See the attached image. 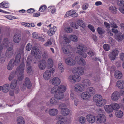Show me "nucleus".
<instances>
[{
    "mask_svg": "<svg viewBox=\"0 0 124 124\" xmlns=\"http://www.w3.org/2000/svg\"><path fill=\"white\" fill-rule=\"evenodd\" d=\"M54 95L55 98L57 100H61L63 98L64 95L63 93L58 92Z\"/></svg>",
    "mask_w": 124,
    "mask_h": 124,
    "instance_id": "5701e85b",
    "label": "nucleus"
},
{
    "mask_svg": "<svg viewBox=\"0 0 124 124\" xmlns=\"http://www.w3.org/2000/svg\"><path fill=\"white\" fill-rule=\"evenodd\" d=\"M76 12L75 10H71L67 12L65 15V17H67L69 16L72 15L73 14Z\"/></svg>",
    "mask_w": 124,
    "mask_h": 124,
    "instance_id": "e433bc0d",
    "label": "nucleus"
},
{
    "mask_svg": "<svg viewBox=\"0 0 124 124\" xmlns=\"http://www.w3.org/2000/svg\"><path fill=\"white\" fill-rule=\"evenodd\" d=\"M55 71V69L52 68L50 70L46 71L43 74V77L46 80L49 79L51 76V74H53Z\"/></svg>",
    "mask_w": 124,
    "mask_h": 124,
    "instance_id": "20e7f679",
    "label": "nucleus"
},
{
    "mask_svg": "<svg viewBox=\"0 0 124 124\" xmlns=\"http://www.w3.org/2000/svg\"><path fill=\"white\" fill-rule=\"evenodd\" d=\"M54 98H51L49 102H47L46 103L47 105L49 106L53 105H56L57 104L58 102Z\"/></svg>",
    "mask_w": 124,
    "mask_h": 124,
    "instance_id": "2eb2a0df",
    "label": "nucleus"
},
{
    "mask_svg": "<svg viewBox=\"0 0 124 124\" xmlns=\"http://www.w3.org/2000/svg\"><path fill=\"white\" fill-rule=\"evenodd\" d=\"M20 56L19 54L16 57L15 60H11L8 63L7 67V69L9 70H12L14 66V65L16 66H17L20 62Z\"/></svg>",
    "mask_w": 124,
    "mask_h": 124,
    "instance_id": "f257e3e1",
    "label": "nucleus"
},
{
    "mask_svg": "<svg viewBox=\"0 0 124 124\" xmlns=\"http://www.w3.org/2000/svg\"><path fill=\"white\" fill-rule=\"evenodd\" d=\"M62 50L65 54H68L69 52V50L68 48L66 46H64L62 47Z\"/></svg>",
    "mask_w": 124,
    "mask_h": 124,
    "instance_id": "de8ad7c7",
    "label": "nucleus"
},
{
    "mask_svg": "<svg viewBox=\"0 0 124 124\" xmlns=\"http://www.w3.org/2000/svg\"><path fill=\"white\" fill-rule=\"evenodd\" d=\"M61 109V113L63 116H66L68 115L69 113V110L67 108L62 107Z\"/></svg>",
    "mask_w": 124,
    "mask_h": 124,
    "instance_id": "4be33fe9",
    "label": "nucleus"
},
{
    "mask_svg": "<svg viewBox=\"0 0 124 124\" xmlns=\"http://www.w3.org/2000/svg\"><path fill=\"white\" fill-rule=\"evenodd\" d=\"M73 76L75 83L76 82H78L80 81L81 79V77L79 75L75 74L73 75Z\"/></svg>",
    "mask_w": 124,
    "mask_h": 124,
    "instance_id": "79ce46f5",
    "label": "nucleus"
},
{
    "mask_svg": "<svg viewBox=\"0 0 124 124\" xmlns=\"http://www.w3.org/2000/svg\"><path fill=\"white\" fill-rule=\"evenodd\" d=\"M63 67V66L62 63L61 62L59 63L58 64V68L60 70V71L62 73L64 71V69Z\"/></svg>",
    "mask_w": 124,
    "mask_h": 124,
    "instance_id": "09e8293b",
    "label": "nucleus"
},
{
    "mask_svg": "<svg viewBox=\"0 0 124 124\" xmlns=\"http://www.w3.org/2000/svg\"><path fill=\"white\" fill-rule=\"evenodd\" d=\"M115 114L117 117L121 118L123 115V113L122 111L119 110L116 111L115 112Z\"/></svg>",
    "mask_w": 124,
    "mask_h": 124,
    "instance_id": "c03bdc74",
    "label": "nucleus"
},
{
    "mask_svg": "<svg viewBox=\"0 0 124 124\" xmlns=\"http://www.w3.org/2000/svg\"><path fill=\"white\" fill-rule=\"evenodd\" d=\"M115 39L118 41H121L124 38V34H123L120 32H119L115 36Z\"/></svg>",
    "mask_w": 124,
    "mask_h": 124,
    "instance_id": "aec40b11",
    "label": "nucleus"
},
{
    "mask_svg": "<svg viewBox=\"0 0 124 124\" xmlns=\"http://www.w3.org/2000/svg\"><path fill=\"white\" fill-rule=\"evenodd\" d=\"M97 31L98 33L100 34H102L104 33V30L100 27H98L97 29Z\"/></svg>",
    "mask_w": 124,
    "mask_h": 124,
    "instance_id": "6e6d98bb",
    "label": "nucleus"
},
{
    "mask_svg": "<svg viewBox=\"0 0 124 124\" xmlns=\"http://www.w3.org/2000/svg\"><path fill=\"white\" fill-rule=\"evenodd\" d=\"M74 91L76 92L79 93L83 91L85 87L83 84H77L75 85L74 87Z\"/></svg>",
    "mask_w": 124,
    "mask_h": 124,
    "instance_id": "39448f33",
    "label": "nucleus"
},
{
    "mask_svg": "<svg viewBox=\"0 0 124 124\" xmlns=\"http://www.w3.org/2000/svg\"><path fill=\"white\" fill-rule=\"evenodd\" d=\"M114 76L116 79H120L122 77V74L120 71H115Z\"/></svg>",
    "mask_w": 124,
    "mask_h": 124,
    "instance_id": "a878e982",
    "label": "nucleus"
},
{
    "mask_svg": "<svg viewBox=\"0 0 124 124\" xmlns=\"http://www.w3.org/2000/svg\"><path fill=\"white\" fill-rule=\"evenodd\" d=\"M82 82L83 84V85L84 86H90L91 84V82L90 80L87 79H85L83 80L82 81Z\"/></svg>",
    "mask_w": 124,
    "mask_h": 124,
    "instance_id": "2f4dec72",
    "label": "nucleus"
},
{
    "mask_svg": "<svg viewBox=\"0 0 124 124\" xmlns=\"http://www.w3.org/2000/svg\"><path fill=\"white\" fill-rule=\"evenodd\" d=\"M24 84L27 88L29 89L31 88V84L29 78H25Z\"/></svg>",
    "mask_w": 124,
    "mask_h": 124,
    "instance_id": "412c9836",
    "label": "nucleus"
},
{
    "mask_svg": "<svg viewBox=\"0 0 124 124\" xmlns=\"http://www.w3.org/2000/svg\"><path fill=\"white\" fill-rule=\"evenodd\" d=\"M106 101L105 99H102L100 100L96 104L97 106L99 107H102L106 104Z\"/></svg>",
    "mask_w": 124,
    "mask_h": 124,
    "instance_id": "b1692460",
    "label": "nucleus"
},
{
    "mask_svg": "<svg viewBox=\"0 0 124 124\" xmlns=\"http://www.w3.org/2000/svg\"><path fill=\"white\" fill-rule=\"evenodd\" d=\"M38 66L40 70H44L46 66V62L44 60H41L40 61L38 64Z\"/></svg>",
    "mask_w": 124,
    "mask_h": 124,
    "instance_id": "ddd939ff",
    "label": "nucleus"
},
{
    "mask_svg": "<svg viewBox=\"0 0 124 124\" xmlns=\"http://www.w3.org/2000/svg\"><path fill=\"white\" fill-rule=\"evenodd\" d=\"M65 63L70 66H73L75 64V60L72 58L69 57L66 58L65 60Z\"/></svg>",
    "mask_w": 124,
    "mask_h": 124,
    "instance_id": "9d476101",
    "label": "nucleus"
},
{
    "mask_svg": "<svg viewBox=\"0 0 124 124\" xmlns=\"http://www.w3.org/2000/svg\"><path fill=\"white\" fill-rule=\"evenodd\" d=\"M77 24L83 28H84L85 27V25L83 21L81 19L78 20L77 21Z\"/></svg>",
    "mask_w": 124,
    "mask_h": 124,
    "instance_id": "4c0bfd02",
    "label": "nucleus"
},
{
    "mask_svg": "<svg viewBox=\"0 0 124 124\" xmlns=\"http://www.w3.org/2000/svg\"><path fill=\"white\" fill-rule=\"evenodd\" d=\"M14 54V50L12 47H9L6 50V55L8 58L11 57Z\"/></svg>",
    "mask_w": 124,
    "mask_h": 124,
    "instance_id": "f8f14e48",
    "label": "nucleus"
},
{
    "mask_svg": "<svg viewBox=\"0 0 124 124\" xmlns=\"http://www.w3.org/2000/svg\"><path fill=\"white\" fill-rule=\"evenodd\" d=\"M5 57L4 55H0V63H3L5 61Z\"/></svg>",
    "mask_w": 124,
    "mask_h": 124,
    "instance_id": "052dcab7",
    "label": "nucleus"
},
{
    "mask_svg": "<svg viewBox=\"0 0 124 124\" xmlns=\"http://www.w3.org/2000/svg\"><path fill=\"white\" fill-rule=\"evenodd\" d=\"M100 78L99 76L96 75L94 76L93 78V80L94 81H98L100 80Z\"/></svg>",
    "mask_w": 124,
    "mask_h": 124,
    "instance_id": "69168bd1",
    "label": "nucleus"
},
{
    "mask_svg": "<svg viewBox=\"0 0 124 124\" xmlns=\"http://www.w3.org/2000/svg\"><path fill=\"white\" fill-rule=\"evenodd\" d=\"M60 79L57 77H55L52 79L51 83L53 85L55 86H57L60 83Z\"/></svg>",
    "mask_w": 124,
    "mask_h": 124,
    "instance_id": "dca6fc26",
    "label": "nucleus"
},
{
    "mask_svg": "<svg viewBox=\"0 0 124 124\" xmlns=\"http://www.w3.org/2000/svg\"><path fill=\"white\" fill-rule=\"evenodd\" d=\"M106 117L103 114H100L97 117L96 121L98 123H104L106 121Z\"/></svg>",
    "mask_w": 124,
    "mask_h": 124,
    "instance_id": "1a4fd4ad",
    "label": "nucleus"
},
{
    "mask_svg": "<svg viewBox=\"0 0 124 124\" xmlns=\"http://www.w3.org/2000/svg\"><path fill=\"white\" fill-rule=\"evenodd\" d=\"M11 43L8 42V39L7 38H5L3 40L2 44L4 46L7 47L9 46Z\"/></svg>",
    "mask_w": 124,
    "mask_h": 124,
    "instance_id": "473e14b6",
    "label": "nucleus"
},
{
    "mask_svg": "<svg viewBox=\"0 0 124 124\" xmlns=\"http://www.w3.org/2000/svg\"><path fill=\"white\" fill-rule=\"evenodd\" d=\"M39 52L38 49L35 47H33L31 51V54L33 55H37Z\"/></svg>",
    "mask_w": 124,
    "mask_h": 124,
    "instance_id": "37998d69",
    "label": "nucleus"
},
{
    "mask_svg": "<svg viewBox=\"0 0 124 124\" xmlns=\"http://www.w3.org/2000/svg\"><path fill=\"white\" fill-rule=\"evenodd\" d=\"M32 45L30 43H28L27 44L26 47V49L28 51H30L31 49L32 48Z\"/></svg>",
    "mask_w": 124,
    "mask_h": 124,
    "instance_id": "e2e57ef3",
    "label": "nucleus"
},
{
    "mask_svg": "<svg viewBox=\"0 0 124 124\" xmlns=\"http://www.w3.org/2000/svg\"><path fill=\"white\" fill-rule=\"evenodd\" d=\"M81 97L82 99L85 100H88L91 97V95L87 91L83 92L81 94Z\"/></svg>",
    "mask_w": 124,
    "mask_h": 124,
    "instance_id": "4468645a",
    "label": "nucleus"
},
{
    "mask_svg": "<svg viewBox=\"0 0 124 124\" xmlns=\"http://www.w3.org/2000/svg\"><path fill=\"white\" fill-rule=\"evenodd\" d=\"M119 53L118 50L117 49L113 50L108 55V57L111 61L114 60L116 56H117Z\"/></svg>",
    "mask_w": 124,
    "mask_h": 124,
    "instance_id": "423d86ee",
    "label": "nucleus"
},
{
    "mask_svg": "<svg viewBox=\"0 0 124 124\" xmlns=\"http://www.w3.org/2000/svg\"><path fill=\"white\" fill-rule=\"evenodd\" d=\"M77 52L81 56L86 58L87 56L86 54L85 53L87 49L86 47L82 45H79L77 47Z\"/></svg>",
    "mask_w": 124,
    "mask_h": 124,
    "instance_id": "f03ea898",
    "label": "nucleus"
},
{
    "mask_svg": "<svg viewBox=\"0 0 124 124\" xmlns=\"http://www.w3.org/2000/svg\"><path fill=\"white\" fill-rule=\"evenodd\" d=\"M23 47H21L20 49H19L18 50V53L17 54L16 57L19 54L20 56V58L21 57V54H23Z\"/></svg>",
    "mask_w": 124,
    "mask_h": 124,
    "instance_id": "0e129e2a",
    "label": "nucleus"
},
{
    "mask_svg": "<svg viewBox=\"0 0 124 124\" xmlns=\"http://www.w3.org/2000/svg\"><path fill=\"white\" fill-rule=\"evenodd\" d=\"M87 92L89 93L90 94V95L91 94H94L95 93L96 91L95 88L93 87H88L87 89Z\"/></svg>",
    "mask_w": 124,
    "mask_h": 124,
    "instance_id": "7c9ffc66",
    "label": "nucleus"
},
{
    "mask_svg": "<svg viewBox=\"0 0 124 124\" xmlns=\"http://www.w3.org/2000/svg\"><path fill=\"white\" fill-rule=\"evenodd\" d=\"M86 118L87 121L90 123H93L95 121V117L92 115L88 114Z\"/></svg>",
    "mask_w": 124,
    "mask_h": 124,
    "instance_id": "6ab92c4d",
    "label": "nucleus"
},
{
    "mask_svg": "<svg viewBox=\"0 0 124 124\" xmlns=\"http://www.w3.org/2000/svg\"><path fill=\"white\" fill-rule=\"evenodd\" d=\"M24 67V64L23 63H22L19 67H18L16 69V70L18 72L19 74L21 76L19 77L18 78L20 81L23 79L24 77L23 70Z\"/></svg>",
    "mask_w": 124,
    "mask_h": 124,
    "instance_id": "7ed1b4c3",
    "label": "nucleus"
},
{
    "mask_svg": "<svg viewBox=\"0 0 124 124\" xmlns=\"http://www.w3.org/2000/svg\"><path fill=\"white\" fill-rule=\"evenodd\" d=\"M46 63V67L48 69L51 68L53 66L54 64L53 61L51 58L48 59Z\"/></svg>",
    "mask_w": 124,
    "mask_h": 124,
    "instance_id": "a211bd4d",
    "label": "nucleus"
},
{
    "mask_svg": "<svg viewBox=\"0 0 124 124\" xmlns=\"http://www.w3.org/2000/svg\"><path fill=\"white\" fill-rule=\"evenodd\" d=\"M21 34L19 33H16L13 35V40L15 43H19L21 41Z\"/></svg>",
    "mask_w": 124,
    "mask_h": 124,
    "instance_id": "6e6552de",
    "label": "nucleus"
},
{
    "mask_svg": "<svg viewBox=\"0 0 124 124\" xmlns=\"http://www.w3.org/2000/svg\"><path fill=\"white\" fill-rule=\"evenodd\" d=\"M73 71L75 74L79 76L83 75L84 72L83 69L81 67H79L74 68L73 69Z\"/></svg>",
    "mask_w": 124,
    "mask_h": 124,
    "instance_id": "0eeeda50",
    "label": "nucleus"
},
{
    "mask_svg": "<svg viewBox=\"0 0 124 124\" xmlns=\"http://www.w3.org/2000/svg\"><path fill=\"white\" fill-rule=\"evenodd\" d=\"M70 25L73 28L76 29H78V25H77L76 23L74 22H72L70 24Z\"/></svg>",
    "mask_w": 124,
    "mask_h": 124,
    "instance_id": "774afa93",
    "label": "nucleus"
},
{
    "mask_svg": "<svg viewBox=\"0 0 124 124\" xmlns=\"http://www.w3.org/2000/svg\"><path fill=\"white\" fill-rule=\"evenodd\" d=\"M58 87L57 86H54L52 87L51 90L50 92L52 94H55L58 92Z\"/></svg>",
    "mask_w": 124,
    "mask_h": 124,
    "instance_id": "ea45409f",
    "label": "nucleus"
},
{
    "mask_svg": "<svg viewBox=\"0 0 124 124\" xmlns=\"http://www.w3.org/2000/svg\"><path fill=\"white\" fill-rule=\"evenodd\" d=\"M79 63L80 65L84 66L86 64L85 62L83 59H80L79 61Z\"/></svg>",
    "mask_w": 124,
    "mask_h": 124,
    "instance_id": "bf43d9fd",
    "label": "nucleus"
},
{
    "mask_svg": "<svg viewBox=\"0 0 124 124\" xmlns=\"http://www.w3.org/2000/svg\"><path fill=\"white\" fill-rule=\"evenodd\" d=\"M17 82L16 80H14L11 82L10 86L11 88L12 89H14L16 88V87H17L16 86Z\"/></svg>",
    "mask_w": 124,
    "mask_h": 124,
    "instance_id": "58836bf2",
    "label": "nucleus"
},
{
    "mask_svg": "<svg viewBox=\"0 0 124 124\" xmlns=\"http://www.w3.org/2000/svg\"><path fill=\"white\" fill-rule=\"evenodd\" d=\"M109 9L110 11L114 14H116L117 13V9L115 7L111 6L109 7Z\"/></svg>",
    "mask_w": 124,
    "mask_h": 124,
    "instance_id": "a18cd8bd",
    "label": "nucleus"
},
{
    "mask_svg": "<svg viewBox=\"0 0 124 124\" xmlns=\"http://www.w3.org/2000/svg\"><path fill=\"white\" fill-rule=\"evenodd\" d=\"M65 32L68 33H71L72 31V29L70 27H65L64 29Z\"/></svg>",
    "mask_w": 124,
    "mask_h": 124,
    "instance_id": "5fc2aeb1",
    "label": "nucleus"
},
{
    "mask_svg": "<svg viewBox=\"0 0 124 124\" xmlns=\"http://www.w3.org/2000/svg\"><path fill=\"white\" fill-rule=\"evenodd\" d=\"M32 61V58L31 56H29L26 62V64L27 66H30Z\"/></svg>",
    "mask_w": 124,
    "mask_h": 124,
    "instance_id": "3c124183",
    "label": "nucleus"
},
{
    "mask_svg": "<svg viewBox=\"0 0 124 124\" xmlns=\"http://www.w3.org/2000/svg\"><path fill=\"white\" fill-rule=\"evenodd\" d=\"M110 26L114 28H117L118 27L117 26L115 23L113 21H112L110 22Z\"/></svg>",
    "mask_w": 124,
    "mask_h": 124,
    "instance_id": "680f3d73",
    "label": "nucleus"
},
{
    "mask_svg": "<svg viewBox=\"0 0 124 124\" xmlns=\"http://www.w3.org/2000/svg\"><path fill=\"white\" fill-rule=\"evenodd\" d=\"M56 30L57 29L55 27H54L51 28L49 30L48 32V35L49 36L52 35L53 34L55 33Z\"/></svg>",
    "mask_w": 124,
    "mask_h": 124,
    "instance_id": "c756f323",
    "label": "nucleus"
},
{
    "mask_svg": "<svg viewBox=\"0 0 124 124\" xmlns=\"http://www.w3.org/2000/svg\"><path fill=\"white\" fill-rule=\"evenodd\" d=\"M111 106L113 110H116L120 108L119 105L117 103H112L111 104Z\"/></svg>",
    "mask_w": 124,
    "mask_h": 124,
    "instance_id": "a19ab883",
    "label": "nucleus"
},
{
    "mask_svg": "<svg viewBox=\"0 0 124 124\" xmlns=\"http://www.w3.org/2000/svg\"><path fill=\"white\" fill-rule=\"evenodd\" d=\"M117 3L119 6L124 7V0H118Z\"/></svg>",
    "mask_w": 124,
    "mask_h": 124,
    "instance_id": "4d7b16f0",
    "label": "nucleus"
},
{
    "mask_svg": "<svg viewBox=\"0 0 124 124\" xmlns=\"http://www.w3.org/2000/svg\"><path fill=\"white\" fill-rule=\"evenodd\" d=\"M58 113V110L55 108L51 109L49 110V114L51 116H55Z\"/></svg>",
    "mask_w": 124,
    "mask_h": 124,
    "instance_id": "393cba45",
    "label": "nucleus"
},
{
    "mask_svg": "<svg viewBox=\"0 0 124 124\" xmlns=\"http://www.w3.org/2000/svg\"><path fill=\"white\" fill-rule=\"evenodd\" d=\"M120 97V94L119 92L117 91H115L111 94V98L112 101H116L119 99Z\"/></svg>",
    "mask_w": 124,
    "mask_h": 124,
    "instance_id": "9b49d317",
    "label": "nucleus"
},
{
    "mask_svg": "<svg viewBox=\"0 0 124 124\" xmlns=\"http://www.w3.org/2000/svg\"><path fill=\"white\" fill-rule=\"evenodd\" d=\"M17 124H24V119L23 117L19 116L17 117Z\"/></svg>",
    "mask_w": 124,
    "mask_h": 124,
    "instance_id": "72a5a7b5",
    "label": "nucleus"
},
{
    "mask_svg": "<svg viewBox=\"0 0 124 124\" xmlns=\"http://www.w3.org/2000/svg\"><path fill=\"white\" fill-rule=\"evenodd\" d=\"M69 38L72 41L74 42H76L78 40V38L74 35H71L69 36Z\"/></svg>",
    "mask_w": 124,
    "mask_h": 124,
    "instance_id": "c9c22d12",
    "label": "nucleus"
},
{
    "mask_svg": "<svg viewBox=\"0 0 124 124\" xmlns=\"http://www.w3.org/2000/svg\"><path fill=\"white\" fill-rule=\"evenodd\" d=\"M103 48L105 51H107L109 50L110 47L108 44H105L103 45Z\"/></svg>",
    "mask_w": 124,
    "mask_h": 124,
    "instance_id": "13d9d810",
    "label": "nucleus"
},
{
    "mask_svg": "<svg viewBox=\"0 0 124 124\" xmlns=\"http://www.w3.org/2000/svg\"><path fill=\"white\" fill-rule=\"evenodd\" d=\"M58 92L63 93L66 91V87L65 86L62 85L58 86Z\"/></svg>",
    "mask_w": 124,
    "mask_h": 124,
    "instance_id": "cd10ccee",
    "label": "nucleus"
},
{
    "mask_svg": "<svg viewBox=\"0 0 124 124\" xmlns=\"http://www.w3.org/2000/svg\"><path fill=\"white\" fill-rule=\"evenodd\" d=\"M53 39L52 38H50L48 40L47 42L44 44V46H49L52 44V42Z\"/></svg>",
    "mask_w": 124,
    "mask_h": 124,
    "instance_id": "49530a36",
    "label": "nucleus"
},
{
    "mask_svg": "<svg viewBox=\"0 0 124 124\" xmlns=\"http://www.w3.org/2000/svg\"><path fill=\"white\" fill-rule=\"evenodd\" d=\"M9 7L8 4L4 2H3L0 4V7L4 8H7Z\"/></svg>",
    "mask_w": 124,
    "mask_h": 124,
    "instance_id": "603ef678",
    "label": "nucleus"
},
{
    "mask_svg": "<svg viewBox=\"0 0 124 124\" xmlns=\"http://www.w3.org/2000/svg\"><path fill=\"white\" fill-rule=\"evenodd\" d=\"M116 85L117 87L121 89L124 88V81L120 80L118 81L116 83Z\"/></svg>",
    "mask_w": 124,
    "mask_h": 124,
    "instance_id": "f3484780",
    "label": "nucleus"
},
{
    "mask_svg": "<svg viewBox=\"0 0 124 124\" xmlns=\"http://www.w3.org/2000/svg\"><path fill=\"white\" fill-rule=\"evenodd\" d=\"M3 92L5 93L8 92L9 89V85L8 84H6L4 85L2 87Z\"/></svg>",
    "mask_w": 124,
    "mask_h": 124,
    "instance_id": "c85d7f7f",
    "label": "nucleus"
},
{
    "mask_svg": "<svg viewBox=\"0 0 124 124\" xmlns=\"http://www.w3.org/2000/svg\"><path fill=\"white\" fill-rule=\"evenodd\" d=\"M73 75H70L69 76L68 78L69 81L72 84L75 83Z\"/></svg>",
    "mask_w": 124,
    "mask_h": 124,
    "instance_id": "864d4df0",
    "label": "nucleus"
},
{
    "mask_svg": "<svg viewBox=\"0 0 124 124\" xmlns=\"http://www.w3.org/2000/svg\"><path fill=\"white\" fill-rule=\"evenodd\" d=\"M85 120V118L83 117H81L79 118V121L81 123H84Z\"/></svg>",
    "mask_w": 124,
    "mask_h": 124,
    "instance_id": "338daca9",
    "label": "nucleus"
},
{
    "mask_svg": "<svg viewBox=\"0 0 124 124\" xmlns=\"http://www.w3.org/2000/svg\"><path fill=\"white\" fill-rule=\"evenodd\" d=\"M104 108L105 111L107 112H111L113 111L111 104L110 105H106L105 106H104Z\"/></svg>",
    "mask_w": 124,
    "mask_h": 124,
    "instance_id": "f704fd0d",
    "label": "nucleus"
},
{
    "mask_svg": "<svg viewBox=\"0 0 124 124\" xmlns=\"http://www.w3.org/2000/svg\"><path fill=\"white\" fill-rule=\"evenodd\" d=\"M102 97L99 94H96L94 95L93 97V101L96 102V104L100 100L102 99Z\"/></svg>",
    "mask_w": 124,
    "mask_h": 124,
    "instance_id": "bb28decb",
    "label": "nucleus"
},
{
    "mask_svg": "<svg viewBox=\"0 0 124 124\" xmlns=\"http://www.w3.org/2000/svg\"><path fill=\"white\" fill-rule=\"evenodd\" d=\"M15 75V73L14 72H11L9 74L8 77V79L11 81L14 78Z\"/></svg>",
    "mask_w": 124,
    "mask_h": 124,
    "instance_id": "8fccbe9b",
    "label": "nucleus"
}]
</instances>
